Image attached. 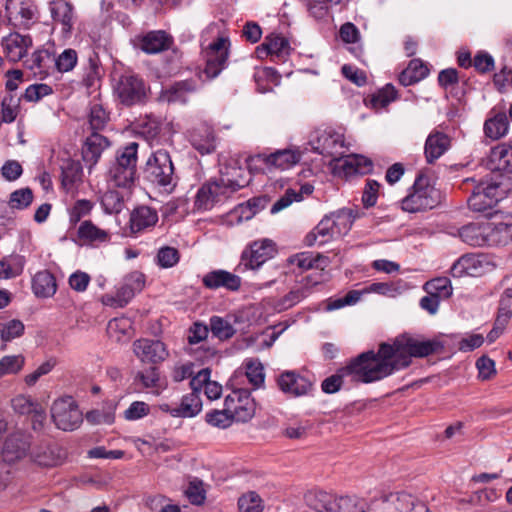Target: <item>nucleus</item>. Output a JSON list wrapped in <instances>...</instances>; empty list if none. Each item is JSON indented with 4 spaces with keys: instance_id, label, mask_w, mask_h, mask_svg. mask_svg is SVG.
Wrapping results in <instances>:
<instances>
[{
    "instance_id": "6",
    "label": "nucleus",
    "mask_w": 512,
    "mask_h": 512,
    "mask_svg": "<svg viewBox=\"0 0 512 512\" xmlns=\"http://www.w3.org/2000/svg\"><path fill=\"white\" fill-rule=\"evenodd\" d=\"M148 91L144 80L133 73L126 72L115 79L113 92L119 102L127 107L141 105L148 99Z\"/></svg>"
},
{
    "instance_id": "50",
    "label": "nucleus",
    "mask_w": 512,
    "mask_h": 512,
    "mask_svg": "<svg viewBox=\"0 0 512 512\" xmlns=\"http://www.w3.org/2000/svg\"><path fill=\"white\" fill-rule=\"evenodd\" d=\"M319 261L327 262V257L319 253L316 256L308 253H301L290 259L292 264L297 265L302 270L322 267V265L319 264Z\"/></svg>"
},
{
    "instance_id": "15",
    "label": "nucleus",
    "mask_w": 512,
    "mask_h": 512,
    "mask_svg": "<svg viewBox=\"0 0 512 512\" xmlns=\"http://www.w3.org/2000/svg\"><path fill=\"white\" fill-rule=\"evenodd\" d=\"M225 407L231 409L237 422H247L255 414V402L247 389H237L226 396Z\"/></svg>"
},
{
    "instance_id": "47",
    "label": "nucleus",
    "mask_w": 512,
    "mask_h": 512,
    "mask_svg": "<svg viewBox=\"0 0 512 512\" xmlns=\"http://www.w3.org/2000/svg\"><path fill=\"white\" fill-rule=\"evenodd\" d=\"M246 376L249 383L254 387L258 388L264 383L265 374L262 363L258 359H251L246 362Z\"/></svg>"
},
{
    "instance_id": "42",
    "label": "nucleus",
    "mask_w": 512,
    "mask_h": 512,
    "mask_svg": "<svg viewBox=\"0 0 512 512\" xmlns=\"http://www.w3.org/2000/svg\"><path fill=\"white\" fill-rule=\"evenodd\" d=\"M289 49V41L284 36L278 34H271L266 37L265 41L258 47V51H265L267 54H275L277 56L287 55Z\"/></svg>"
},
{
    "instance_id": "9",
    "label": "nucleus",
    "mask_w": 512,
    "mask_h": 512,
    "mask_svg": "<svg viewBox=\"0 0 512 512\" xmlns=\"http://www.w3.org/2000/svg\"><path fill=\"white\" fill-rule=\"evenodd\" d=\"M500 181H482L478 183L471 196L468 198V206L475 212H485L492 209L506 193L503 188L505 176L500 175Z\"/></svg>"
},
{
    "instance_id": "45",
    "label": "nucleus",
    "mask_w": 512,
    "mask_h": 512,
    "mask_svg": "<svg viewBox=\"0 0 512 512\" xmlns=\"http://www.w3.org/2000/svg\"><path fill=\"white\" fill-rule=\"evenodd\" d=\"M424 289L428 294L437 296L440 300L447 299L452 295L451 282L446 277H439L426 282Z\"/></svg>"
},
{
    "instance_id": "25",
    "label": "nucleus",
    "mask_w": 512,
    "mask_h": 512,
    "mask_svg": "<svg viewBox=\"0 0 512 512\" xmlns=\"http://www.w3.org/2000/svg\"><path fill=\"white\" fill-rule=\"evenodd\" d=\"M196 89V82L192 79L178 81L162 90L159 99L168 103H185L188 95L194 93Z\"/></svg>"
},
{
    "instance_id": "5",
    "label": "nucleus",
    "mask_w": 512,
    "mask_h": 512,
    "mask_svg": "<svg viewBox=\"0 0 512 512\" xmlns=\"http://www.w3.org/2000/svg\"><path fill=\"white\" fill-rule=\"evenodd\" d=\"M143 173L147 181L168 193L177 185L174 165L170 153L165 149H158L150 155Z\"/></svg>"
},
{
    "instance_id": "34",
    "label": "nucleus",
    "mask_w": 512,
    "mask_h": 512,
    "mask_svg": "<svg viewBox=\"0 0 512 512\" xmlns=\"http://www.w3.org/2000/svg\"><path fill=\"white\" fill-rule=\"evenodd\" d=\"M32 290L38 298L52 297L57 290L54 275L47 270L37 272L32 278Z\"/></svg>"
},
{
    "instance_id": "18",
    "label": "nucleus",
    "mask_w": 512,
    "mask_h": 512,
    "mask_svg": "<svg viewBox=\"0 0 512 512\" xmlns=\"http://www.w3.org/2000/svg\"><path fill=\"white\" fill-rule=\"evenodd\" d=\"M33 45L29 35H22L18 32L10 33L1 40V47L4 57L12 63L19 62L27 56L29 48Z\"/></svg>"
},
{
    "instance_id": "64",
    "label": "nucleus",
    "mask_w": 512,
    "mask_h": 512,
    "mask_svg": "<svg viewBox=\"0 0 512 512\" xmlns=\"http://www.w3.org/2000/svg\"><path fill=\"white\" fill-rule=\"evenodd\" d=\"M512 316V289H506L499 301L498 318H504L505 321H509Z\"/></svg>"
},
{
    "instance_id": "58",
    "label": "nucleus",
    "mask_w": 512,
    "mask_h": 512,
    "mask_svg": "<svg viewBox=\"0 0 512 512\" xmlns=\"http://www.w3.org/2000/svg\"><path fill=\"white\" fill-rule=\"evenodd\" d=\"M179 259V251L174 247H162L157 253V263L162 268H171L175 266L179 262Z\"/></svg>"
},
{
    "instance_id": "40",
    "label": "nucleus",
    "mask_w": 512,
    "mask_h": 512,
    "mask_svg": "<svg viewBox=\"0 0 512 512\" xmlns=\"http://www.w3.org/2000/svg\"><path fill=\"white\" fill-rule=\"evenodd\" d=\"M508 126L509 122L506 114L498 113L493 118L485 121L484 132L492 140H498L507 133Z\"/></svg>"
},
{
    "instance_id": "57",
    "label": "nucleus",
    "mask_w": 512,
    "mask_h": 512,
    "mask_svg": "<svg viewBox=\"0 0 512 512\" xmlns=\"http://www.w3.org/2000/svg\"><path fill=\"white\" fill-rule=\"evenodd\" d=\"M6 10L11 14L19 15L24 23L34 18V9L19 0H7Z\"/></svg>"
},
{
    "instance_id": "35",
    "label": "nucleus",
    "mask_w": 512,
    "mask_h": 512,
    "mask_svg": "<svg viewBox=\"0 0 512 512\" xmlns=\"http://www.w3.org/2000/svg\"><path fill=\"white\" fill-rule=\"evenodd\" d=\"M428 72L427 66L420 59H412L400 73L399 82L403 86L413 85L424 79Z\"/></svg>"
},
{
    "instance_id": "23",
    "label": "nucleus",
    "mask_w": 512,
    "mask_h": 512,
    "mask_svg": "<svg viewBox=\"0 0 512 512\" xmlns=\"http://www.w3.org/2000/svg\"><path fill=\"white\" fill-rule=\"evenodd\" d=\"M192 146L202 155L211 154L216 149L214 130L207 124H200L190 133Z\"/></svg>"
},
{
    "instance_id": "30",
    "label": "nucleus",
    "mask_w": 512,
    "mask_h": 512,
    "mask_svg": "<svg viewBox=\"0 0 512 512\" xmlns=\"http://www.w3.org/2000/svg\"><path fill=\"white\" fill-rule=\"evenodd\" d=\"M158 221L155 209L148 206L135 208L130 215V229L132 233H138L146 228L153 227Z\"/></svg>"
},
{
    "instance_id": "32",
    "label": "nucleus",
    "mask_w": 512,
    "mask_h": 512,
    "mask_svg": "<svg viewBox=\"0 0 512 512\" xmlns=\"http://www.w3.org/2000/svg\"><path fill=\"white\" fill-rule=\"evenodd\" d=\"M317 143V150H319V153L324 156H330L331 164L334 163L333 166L340 163L343 158L342 152L335 150L337 146L343 148V140L339 134H329L324 132L318 137Z\"/></svg>"
},
{
    "instance_id": "11",
    "label": "nucleus",
    "mask_w": 512,
    "mask_h": 512,
    "mask_svg": "<svg viewBox=\"0 0 512 512\" xmlns=\"http://www.w3.org/2000/svg\"><path fill=\"white\" fill-rule=\"evenodd\" d=\"M275 252L276 248L272 240L254 241L243 251L239 266H242L244 269H257L270 259Z\"/></svg>"
},
{
    "instance_id": "63",
    "label": "nucleus",
    "mask_w": 512,
    "mask_h": 512,
    "mask_svg": "<svg viewBox=\"0 0 512 512\" xmlns=\"http://www.w3.org/2000/svg\"><path fill=\"white\" fill-rule=\"evenodd\" d=\"M185 494L192 504L201 505L205 500L203 482L198 479L190 481L188 488L185 490Z\"/></svg>"
},
{
    "instance_id": "52",
    "label": "nucleus",
    "mask_w": 512,
    "mask_h": 512,
    "mask_svg": "<svg viewBox=\"0 0 512 512\" xmlns=\"http://www.w3.org/2000/svg\"><path fill=\"white\" fill-rule=\"evenodd\" d=\"M24 258L12 256L9 263L0 261V279H8L19 275L23 270Z\"/></svg>"
},
{
    "instance_id": "31",
    "label": "nucleus",
    "mask_w": 512,
    "mask_h": 512,
    "mask_svg": "<svg viewBox=\"0 0 512 512\" xmlns=\"http://www.w3.org/2000/svg\"><path fill=\"white\" fill-rule=\"evenodd\" d=\"M512 242V225L486 223L485 246H505Z\"/></svg>"
},
{
    "instance_id": "37",
    "label": "nucleus",
    "mask_w": 512,
    "mask_h": 512,
    "mask_svg": "<svg viewBox=\"0 0 512 512\" xmlns=\"http://www.w3.org/2000/svg\"><path fill=\"white\" fill-rule=\"evenodd\" d=\"M486 223H469L459 229L458 234L461 240L468 245L485 246Z\"/></svg>"
},
{
    "instance_id": "46",
    "label": "nucleus",
    "mask_w": 512,
    "mask_h": 512,
    "mask_svg": "<svg viewBox=\"0 0 512 512\" xmlns=\"http://www.w3.org/2000/svg\"><path fill=\"white\" fill-rule=\"evenodd\" d=\"M210 330L213 336L220 340H227L233 337L235 329L233 326L219 316H213L210 319Z\"/></svg>"
},
{
    "instance_id": "7",
    "label": "nucleus",
    "mask_w": 512,
    "mask_h": 512,
    "mask_svg": "<svg viewBox=\"0 0 512 512\" xmlns=\"http://www.w3.org/2000/svg\"><path fill=\"white\" fill-rule=\"evenodd\" d=\"M138 143L131 142L118 150L116 161L109 170L110 180L117 187H129L135 179Z\"/></svg>"
},
{
    "instance_id": "48",
    "label": "nucleus",
    "mask_w": 512,
    "mask_h": 512,
    "mask_svg": "<svg viewBox=\"0 0 512 512\" xmlns=\"http://www.w3.org/2000/svg\"><path fill=\"white\" fill-rule=\"evenodd\" d=\"M233 420H235V417L228 407L223 410H213L206 414L207 423L217 428H227L233 423Z\"/></svg>"
},
{
    "instance_id": "54",
    "label": "nucleus",
    "mask_w": 512,
    "mask_h": 512,
    "mask_svg": "<svg viewBox=\"0 0 512 512\" xmlns=\"http://www.w3.org/2000/svg\"><path fill=\"white\" fill-rule=\"evenodd\" d=\"M104 210L109 213H119L123 206V196L116 190H109L104 193L101 199Z\"/></svg>"
},
{
    "instance_id": "19",
    "label": "nucleus",
    "mask_w": 512,
    "mask_h": 512,
    "mask_svg": "<svg viewBox=\"0 0 512 512\" xmlns=\"http://www.w3.org/2000/svg\"><path fill=\"white\" fill-rule=\"evenodd\" d=\"M30 435L23 432L11 434L4 443L2 457L4 462L15 463L26 457L31 452Z\"/></svg>"
},
{
    "instance_id": "17",
    "label": "nucleus",
    "mask_w": 512,
    "mask_h": 512,
    "mask_svg": "<svg viewBox=\"0 0 512 512\" xmlns=\"http://www.w3.org/2000/svg\"><path fill=\"white\" fill-rule=\"evenodd\" d=\"M386 512H429L428 507L407 492L383 494Z\"/></svg>"
},
{
    "instance_id": "39",
    "label": "nucleus",
    "mask_w": 512,
    "mask_h": 512,
    "mask_svg": "<svg viewBox=\"0 0 512 512\" xmlns=\"http://www.w3.org/2000/svg\"><path fill=\"white\" fill-rule=\"evenodd\" d=\"M335 238V232L330 227L329 219L323 218L318 225L308 233L305 237V244L307 246H313L315 244L323 245L329 240Z\"/></svg>"
},
{
    "instance_id": "14",
    "label": "nucleus",
    "mask_w": 512,
    "mask_h": 512,
    "mask_svg": "<svg viewBox=\"0 0 512 512\" xmlns=\"http://www.w3.org/2000/svg\"><path fill=\"white\" fill-rule=\"evenodd\" d=\"M228 43V39L219 37L209 45L204 69V74L208 79L217 77L226 66L229 56Z\"/></svg>"
},
{
    "instance_id": "29",
    "label": "nucleus",
    "mask_w": 512,
    "mask_h": 512,
    "mask_svg": "<svg viewBox=\"0 0 512 512\" xmlns=\"http://www.w3.org/2000/svg\"><path fill=\"white\" fill-rule=\"evenodd\" d=\"M450 147V138L442 132L431 133L425 142L424 153L427 163L432 164Z\"/></svg>"
},
{
    "instance_id": "53",
    "label": "nucleus",
    "mask_w": 512,
    "mask_h": 512,
    "mask_svg": "<svg viewBox=\"0 0 512 512\" xmlns=\"http://www.w3.org/2000/svg\"><path fill=\"white\" fill-rule=\"evenodd\" d=\"M109 120V116L99 104L91 106L89 113V126L92 132L103 130Z\"/></svg>"
},
{
    "instance_id": "62",
    "label": "nucleus",
    "mask_w": 512,
    "mask_h": 512,
    "mask_svg": "<svg viewBox=\"0 0 512 512\" xmlns=\"http://www.w3.org/2000/svg\"><path fill=\"white\" fill-rule=\"evenodd\" d=\"M24 324L17 319H13L3 324L1 329V338L3 341H11L14 338L20 337L24 332Z\"/></svg>"
},
{
    "instance_id": "3",
    "label": "nucleus",
    "mask_w": 512,
    "mask_h": 512,
    "mask_svg": "<svg viewBox=\"0 0 512 512\" xmlns=\"http://www.w3.org/2000/svg\"><path fill=\"white\" fill-rule=\"evenodd\" d=\"M374 350H368L352 358L336 374L327 377L322 382V390L332 394L340 390L343 378L350 377L354 383H373L380 381L379 375L373 363Z\"/></svg>"
},
{
    "instance_id": "44",
    "label": "nucleus",
    "mask_w": 512,
    "mask_h": 512,
    "mask_svg": "<svg viewBox=\"0 0 512 512\" xmlns=\"http://www.w3.org/2000/svg\"><path fill=\"white\" fill-rule=\"evenodd\" d=\"M62 185L66 189H70L75 183L79 182L82 177V166L79 162L67 160L61 167Z\"/></svg>"
},
{
    "instance_id": "36",
    "label": "nucleus",
    "mask_w": 512,
    "mask_h": 512,
    "mask_svg": "<svg viewBox=\"0 0 512 512\" xmlns=\"http://www.w3.org/2000/svg\"><path fill=\"white\" fill-rule=\"evenodd\" d=\"M202 409L200 396L191 392L184 395L179 406L173 408L174 417L191 418L196 416Z\"/></svg>"
},
{
    "instance_id": "38",
    "label": "nucleus",
    "mask_w": 512,
    "mask_h": 512,
    "mask_svg": "<svg viewBox=\"0 0 512 512\" xmlns=\"http://www.w3.org/2000/svg\"><path fill=\"white\" fill-rule=\"evenodd\" d=\"M369 504L361 498L355 496H342L333 499L331 512H367Z\"/></svg>"
},
{
    "instance_id": "20",
    "label": "nucleus",
    "mask_w": 512,
    "mask_h": 512,
    "mask_svg": "<svg viewBox=\"0 0 512 512\" xmlns=\"http://www.w3.org/2000/svg\"><path fill=\"white\" fill-rule=\"evenodd\" d=\"M135 46L147 54H156L168 50L173 44V38L165 31H150L136 39Z\"/></svg>"
},
{
    "instance_id": "27",
    "label": "nucleus",
    "mask_w": 512,
    "mask_h": 512,
    "mask_svg": "<svg viewBox=\"0 0 512 512\" xmlns=\"http://www.w3.org/2000/svg\"><path fill=\"white\" fill-rule=\"evenodd\" d=\"M77 237L83 244L99 245L110 241V233L96 226L91 220L80 223L77 230Z\"/></svg>"
},
{
    "instance_id": "12",
    "label": "nucleus",
    "mask_w": 512,
    "mask_h": 512,
    "mask_svg": "<svg viewBox=\"0 0 512 512\" xmlns=\"http://www.w3.org/2000/svg\"><path fill=\"white\" fill-rule=\"evenodd\" d=\"M49 12L54 28L59 27L62 36L69 38L76 21L74 6L66 0H52L49 2Z\"/></svg>"
},
{
    "instance_id": "1",
    "label": "nucleus",
    "mask_w": 512,
    "mask_h": 512,
    "mask_svg": "<svg viewBox=\"0 0 512 512\" xmlns=\"http://www.w3.org/2000/svg\"><path fill=\"white\" fill-rule=\"evenodd\" d=\"M443 348L444 345L436 339L423 340L403 334L395 338L392 344L380 343L372 358L382 380L396 371L409 367L413 357L424 358L442 351Z\"/></svg>"
},
{
    "instance_id": "24",
    "label": "nucleus",
    "mask_w": 512,
    "mask_h": 512,
    "mask_svg": "<svg viewBox=\"0 0 512 512\" xmlns=\"http://www.w3.org/2000/svg\"><path fill=\"white\" fill-rule=\"evenodd\" d=\"M278 386L285 393L301 396L308 393L312 383L307 378L293 371H286L279 376Z\"/></svg>"
},
{
    "instance_id": "61",
    "label": "nucleus",
    "mask_w": 512,
    "mask_h": 512,
    "mask_svg": "<svg viewBox=\"0 0 512 512\" xmlns=\"http://www.w3.org/2000/svg\"><path fill=\"white\" fill-rule=\"evenodd\" d=\"M24 365V357L21 355L5 356L0 360V377L19 372Z\"/></svg>"
},
{
    "instance_id": "10",
    "label": "nucleus",
    "mask_w": 512,
    "mask_h": 512,
    "mask_svg": "<svg viewBox=\"0 0 512 512\" xmlns=\"http://www.w3.org/2000/svg\"><path fill=\"white\" fill-rule=\"evenodd\" d=\"M51 417L56 427L63 431L76 430L83 422L82 412L71 396L59 398L53 402Z\"/></svg>"
},
{
    "instance_id": "26",
    "label": "nucleus",
    "mask_w": 512,
    "mask_h": 512,
    "mask_svg": "<svg viewBox=\"0 0 512 512\" xmlns=\"http://www.w3.org/2000/svg\"><path fill=\"white\" fill-rule=\"evenodd\" d=\"M55 56L46 49L36 50L30 58L24 60V66L45 78L49 75L50 70L54 69Z\"/></svg>"
},
{
    "instance_id": "13",
    "label": "nucleus",
    "mask_w": 512,
    "mask_h": 512,
    "mask_svg": "<svg viewBox=\"0 0 512 512\" xmlns=\"http://www.w3.org/2000/svg\"><path fill=\"white\" fill-rule=\"evenodd\" d=\"M31 459L42 467H56L62 465L67 458V451L54 442H41L32 448Z\"/></svg>"
},
{
    "instance_id": "60",
    "label": "nucleus",
    "mask_w": 512,
    "mask_h": 512,
    "mask_svg": "<svg viewBox=\"0 0 512 512\" xmlns=\"http://www.w3.org/2000/svg\"><path fill=\"white\" fill-rule=\"evenodd\" d=\"M33 201V192L30 188L18 189L11 193L9 204L11 208L25 209Z\"/></svg>"
},
{
    "instance_id": "56",
    "label": "nucleus",
    "mask_w": 512,
    "mask_h": 512,
    "mask_svg": "<svg viewBox=\"0 0 512 512\" xmlns=\"http://www.w3.org/2000/svg\"><path fill=\"white\" fill-rule=\"evenodd\" d=\"M93 203L86 199L77 200L69 210V222L76 225L81 219L89 215L92 211Z\"/></svg>"
},
{
    "instance_id": "49",
    "label": "nucleus",
    "mask_w": 512,
    "mask_h": 512,
    "mask_svg": "<svg viewBox=\"0 0 512 512\" xmlns=\"http://www.w3.org/2000/svg\"><path fill=\"white\" fill-rule=\"evenodd\" d=\"M239 512H262L263 501L254 491L242 495L238 500Z\"/></svg>"
},
{
    "instance_id": "43",
    "label": "nucleus",
    "mask_w": 512,
    "mask_h": 512,
    "mask_svg": "<svg viewBox=\"0 0 512 512\" xmlns=\"http://www.w3.org/2000/svg\"><path fill=\"white\" fill-rule=\"evenodd\" d=\"M135 381L140 382L144 388L156 389L154 393L160 394L162 386L160 384V372L159 369L152 365L144 371H138L135 376Z\"/></svg>"
},
{
    "instance_id": "2",
    "label": "nucleus",
    "mask_w": 512,
    "mask_h": 512,
    "mask_svg": "<svg viewBox=\"0 0 512 512\" xmlns=\"http://www.w3.org/2000/svg\"><path fill=\"white\" fill-rule=\"evenodd\" d=\"M220 173L219 179L203 184L198 190L194 202L198 210L213 208L249 183L240 167H225Z\"/></svg>"
},
{
    "instance_id": "16",
    "label": "nucleus",
    "mask_w": 512,
    "mask_h": 512,
    "mask_svg": "<svg viewBox=\"0 0 512 512\" xmlns=\"http://www.w3.org/2000/svg\"><path fill=\"white\" fill-rule=\"evenodd\" d=\"M133 352L142 363L156 365L163 362L169 352L160 340L142 338L133 342Z\"/></svg>"
},
{
    "instance_id": "4",
    "label": "nucleus",
    "mask_w": 512,
    "mask_h": 512,
    "mask_svg": "<svg viewBox=\"0 0 512 512\" xmlns=\"http://www.w3.org/2000/svg\"><path fill=\"white\" fill-rule=\"evenodd\" d=\"M441 200L440 190L424 171H420L400 206L407 213H423L436 208Z\"/></svg>"
},
{
    "instance_id": "51",
    "label": "nucleus",
    "mask_w": 512,
    "mask_h": 512,
    "mask_svg": "<svg viewBox=\"0 0 512 512\" xmlns=\"http://www.w3.org/2000/svg\"><path fill=\"white\" fill-rule=\"evenodd\" d=\"M397 98V91L392 84H387L371 97L374 108H384Z\"/></svg>"
},
{
    "instance_id": "28",
    "label": "nucleus",
    "mask_w": 512,
    "mask_h": 512,
    "mask_svg": "<svg viewBox=\"0 0 512 512\" xmlns=\"http://www.w3.org/2000/svg\"><path fill=\"white\" fill-rule=\"evenodd\" d=\"M342 169L345 176L353 174L365 175L372 171L373 163L362 155H347L342 158L339 164H335L333 170Z\"/></svg>"
},
{
    "instance_id": "22",
    "label": "nucleus",
    "mask_w": 512,
    "mask_h": 512,
    "mask_svg": "<svg viewBox=\"0 0 512 512\" xmlns=\"http://www.w3.org/2000/svg\"><path fill=\"white\" fill-rule=\"evenodd\" d=\"M110 142L107 137L99 134L98 132H92L89 135L82 147V159L83 161L92 168L99 161L102 152L108 148Z\"/></svg>"
},
{
    "instance_id": "55",
    "label": "nucleus",
    "mask_w": 512,
    "mask_h": 512,
    "mask_svg": "<svg viewBox=\"0 0 512 512\" xmlns=\"http://www.w3.org/2000/svg\"><path fill=\"white\" fill-rule=\"evenodd\" d=\"M78 55L74 49H65L58 57H55L54 68L59 72H69L77 64Z\"/></svg>"
},
{
    "instance_id": "33",
    "label": "nucleus",
    "mask_w": 512,
    "mask_h": 512,
    "mask_svg": "<svg viewBox=\"0 0 512 512\" xmlns=\"http://www.w3.org/2000/svg\"><path fill=\"white\" fill-rule=\"evenodd\" d=\"M482 269V262L477 255L465 254L461 256L451 267L453 277L479 276Z\"/></svg>"
},
{
    "instance_id": "8",
    "label": "nucleus",
    "mask_w": 512,
    "mask_h": 512,
    "mask_svg": "<svg viewBox=\"0 0 512 512\" xmlns=\"http://www.w3.org/2000/svg\"><path fill=\"white\" fill-rule=\"evenodd\" d=\"M300 161V154L290 149L278 150L269 155L249 156L246 164L250 173H266L275 169H288Z\"/></svg>"
},
{
    "instance_id": "41",
    "label": "nucleus",
    "mask_w": 512,
    "mask_h": 512,
    "mask_svg": "<svg viewBox=\"0 0 512 512\" xmlns=\"http://www.w3.org/2000/svg\"><path fill=\"white\" fill-rule=\"evenodd\" d=\"M334 497L325 491H310L305 495L307 505L316 512H331Z\"/></svg>"
},
{
    "instance_id": "21",
    "label": "nucleus",
    "mask_w": 512,
    "mask_h": 512,
    "mask_svg": "<svg viewBox=\"0 0 512 512\" xmlns=\"http://www.w3.org/2000/svg\"><path fill=\"white\" fill-rule=\"evenodd\" d=\"M203 285L211 290L225 288L229 291H237L241 286V278L226 270H213L202 278Z\"/></svg>"
},
{
    "instance_id": "59",
    "label": "nucleus",
    "mask_w": 512,
    "mask_h": 512,
    "mask_svg": "<svg viewBox=\"0 0 512 512\" xmlns=\"http://www.w3.org/2000/svg\"><path fill=\"white\" fill-rule=\"evenodd\" d=\"M329 219L330 227L335 232V238L346 234L351 226L349 216L345 213H333L330 216H326Z\"/></svg>"
}]
</instances>
